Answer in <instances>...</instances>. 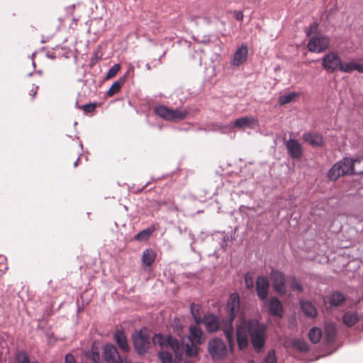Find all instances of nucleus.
<instances>
[{
  "instance_id": "obj_1",
  "label": "nucleus",
  "mask_w": 363,
  "mask_h": 363,
  "mask_svg": "<svg viewBox=\"0 0 363 363\" xmlns=\"http://www.w3.org/2000/svg\"><path fill=\"white\" fill-rule=\"evenodd\" d=\"M226 309L229 315V323L223 326V330L229 344L231 345L234 341L233 321L236 317H239L241 322H242L243 320L242 315L240 312V296L238 294L234 293L230 294Z\"/></svg>"
},
{
  "instance_id": "obj_2",
  "label": "nucleus",
  "mask_w": 363,
  "mask_h": 363,
  "mask_svg": "<svg viewBox=\"0 0 363 363\" xmlns=\"http://www.w3.org/2000/svg\"><path fill=\"white\" fill-rule=\"evenodd\" d=\"M198 325L190 326V334L188 337L189 342L184 343V340L182 339V345H180L182 350H184L186 354L189 357H194L197 354L198 347L195 344H202L205 340L204 334Z\"/></svg>"
},
{
  "instance_id": "obj_3",
  "label": "nucleus",
  "mask_w": 363,
  "mask_h": 363,
  "mask_svg": "<svg viewBox=\"0 0 363 363\" xmlns=\"http://www.w3.org/2000/svg\"><path fill=\"white\" fill-rule=\"evenodd\" d=\"M247 330L251 342L257 351H260L265 343V328L258 321L252 320L247 323Z\"/></svg>"
},
{
  "instance_id": "obj_4",
  "label": "nucleus",
  "mask_w": 363,
  "mask_h": 363,
  "mask_svg": "<svg viewBox=\"0 0 363 363\" xmlns=\"http://www.w3.org/2000/svg\"><path fill=\"white\" fill-rule=\"evenodd\" d=\"M133 340L135 350L140 355L147 353L152 345L151 334L145 328L133 335Z\"/></svg>"
},
{
  "instance_id": "obj_5",
  "label": "nucleus",
  "mask_w": 363,
  "mask_h": 363,
  "mask_svg": "<svg viewBox=\"0 0 363 363\" xmlns=\"http://www.w3.org/2000/svg\"><path fill=\"white\" fill-rule=\"evenodd\" d=\"M155 113L166 121H180L184 119L188 111L184 109H172L160 105L155 108Z\"/></svg>"
},
{
  "instance_id": "obj_6",
  "label": "nucleus",
  "mask_w": 363,
  "mask_h": 363,
  "mask_svg": "<svg viewBox=\"0 0 363 363\" xmlns=\"http://www.w3.org/2000/svg\"><path fill=\"white\" fill-rule=\"evenodd\" d=\"M151 341L153 345H158L162 348L169 347L174 352L176 357L181 358L182 352L180 350V344L177 339L173 338L171 336L164 337L158 334L155 335L153 337L151 336Z\"/></svg>"
},
{
  "instance_id": "obj_7",
  "label": "nucleus",
  "mask_w": 363,
  "mask_h": 363,
  "mask_svg": "<svg viewBox=\"0 0 363 363\" xmlns=\"http://www.w3.org/2000/svg\"><path fill=\"white\" fill-rule=\"evenodd\" d=\"M342 58L337 51H330L321 58L323 68L328 73L340 70Z\"/></svg>"
},
{
  "instance_id": "obj_8",
  "label": "nucleus",
  "mask_w": 363,
  "mask_h": 363,
  "mask_svg": "<svg viewBox=\"0 0 363 363\" xmlns=\"http://www.w3.org/2000/svg\"><path fill=\"white\" fill-rule=\"evenodd\" d=\"M330 44V39L326 35H316L311 37L307 44L310 52L320 53L325 52Z\"/></svg>"
},
{
  "instance_id": "obj_9",
  "label": "nucleus",
  "mask_w": 363,
  "mask_h": 363,
  "mask_svg": "<svg viewBox=\"0 0 363 363\" xmlns=\"http://www.w3.org/2000/svg\"><path fill=\"white\" fill-rule=\"evenodd\" d=\"M209 354L214 359H220L227 354V348L220 339H213L208 342Z\"/></svg>"
},
{
  "instance_id": "obj_10",
  "label": "nucleus",
  "mask_w": 363,
  "mask_h": 363,
  "mask_svg": "<svg viewBox=\"0 0 363 363\" xmlns=\"http://www.w3.org/2000/svg\"><path fill=\"white\" fill-rule=\"evenodd\" d=\"M102 356L106 363H123L126 358L120 356L116 347L113 345L104 346Z\"/></svg>"
},
{
  "instance_id": "obj_11",
  "label": "nucleus",
  "mask_w": 363,
  "mask_h": 363,
  "mask_svg": "<svg viewBox=\"0 0 363 363\" xmlns=\"http://www.w3.org/2000/svg\"><path fill=\"white\" fill-rule=\"evenodd\" d=\"M272 286L276 292L281 295L286 294V284L284 274L277 270H272L270 274Z\"/></svg>"
},
{
  "instance_id": "obj_12",
  "label": "nucleus",
  "mask_w": 363,
  "mask_h": 363,
  "mask_svg": "<svg viewBox=\"0 0 363 363\" xmlns=\"http://www.w3.org/2000/svg\"><path fill=\"white\" fill-rule=\"evenodd\" d=\"M285 145L289 155L296 160H299L302 157L303 150L299 142L295 139H289L285 142Z\"/></svg>"
},
{
  "instance_id": "obj_13",
  "label": "nucleus",
  "mask_w": 363,
  "mask_h": 363,
  "mask_svg": "<svg viewBox=\"0 0 363 363\" xmlns=\"http://www.w3.org/2000/svg\"><path fill=\"white\" fill-rule=\"evenodd\" d=\"M269 288V281L265 277H259L256 281V290L258 297L262 301H266Z\"/></svg>"
},
{
  "instance_id": "obj_14",
  "label": "nucleus",
  "mask_w": 363,
  "mask_h": 363,
  "mask_svg": "<svg viewBox=\"0 0 363 363\" xmlns=\"http://www.w3.org/2000/svg\"><path fill=\"white\" fill-rule=\"evenodd\" d=\"M247 56L248 48L247 45L242 44L235 50L231 63L235 67H239L247 60Z\"/></svg>"
},
{
  "instance_id": "obj_15",
  "label": "nucleus",
  "mask_w": 363,
  "mask_h": 363,
  "mask_svg": "<svg viewBox=\"0 0 363 363\" xmlns=\"http://www.w3.org/2000/svg\"><path fill=\"white\" fill-rule=\"evenodd\" d=\"M267 308L272 315L279 318L283 316V306L281 301L277 298L272 297L267 302Z\"/></svg>"
},
{
  "instance_id": "obj_16",
  "label": "nucleus",
  "mask_w": 363,
  "mask_h": 363,
  "mask_svg": "<svg viewBox=\"0 0 363 363\" xmlns=\"http://www.w3.org/2000/svg\"><path fill=\"white\" fill-rule=\"evenodd\" d=\"M201 323L205 325L206 330L210 333L216 332L220 328L218 318L212 314L205 315Z\"/></svg>"
},
{
  "instance_id": "obj_17",
  "label": "nucleus",
  "mask_w": 363,
  "mask_h": 363,
  "mask_svg": "<svg viewBox=\"0 0 363 363\" xmlns=\"http://www.w3.org/2000/svg\"><path fill=\"white\" fill-rule=\"evenodd\" d=\"M302 138L306 143L312 146H323L324 144L323 136L317 133H305Z\"/></svg>"
},
{
  "instance_id": "obj_18",
  "label": "nucleus",
  "mask_w": 363,
  "mask_h": 363,
  "mask_svg": "<svg viewBox=\"0 0 363 363\" xmlns=\"http://www.w3.org/2000/svg\"><path fill=\"white\" fill-rule=\"evenodd\" d=\"M359 159H350L348 157L343 158L341 161L338 162L340 164V170L343 172V176L349 174L352 175L354 174V165L356 162H359Z\"/></svg>"
},
{
  "instance_id": "obj_19",
  "label": "nucleus",
  "mask_w": 363,
  "mask_h": 363,
  "mask_svg": "<svg viewBox=\"0 0 363 363\" xmlns=\"http://www.w3.org/2000/svg\"><path fill=\"white\" fill-rule=\"evenodd\" d=\"M247 333V328H246L245 325H240L237 327V342L240 349L246 347L248 344Z\"/></svg>"
},
{
  "instance_id": "obj_20",
  "label": "nucleus",
  "mask_w": 363,
  "mask_h": 363,
  "mask_svg": "<svg viewBox=\"0 0 363 363\" xmlns=\"http://www.w3.org/2000/svg\"><path fill=\"white\" fill-rule=\"evenodd\" d=\"M114 339L122 352H128L130 351V348L128 343L127 337L123 330H116L114 334Z\"/></svg>"
},
{
  "instance_id": "obj_21",
  "label": "nucleus",
  "mask_w": 363,
  "mask_h": 363,
  "mask_svg": "<svg viewBox=\"0 0 363 363\" xmlns=\"http://www.w3.org/2000/svg\"><path fill=\"white\" fill-rule=\"evenodd\" d=\"M257 124L258 121L257 118L245 116L236 119L234 125L238 128H243L245 127L254 128Z\"/></svg>"
},
{
  "instance_id": "obj_22",
  "label": "nucleus",
  "mask_w": 363,
  "mask_h": 363,
  "mask_svg": "<svg viewBox=\"0 0 363 363\" xmlns=\"http://www.w3.org/2000/svg\"><path fill=\"white\" fill-rule=\"evenodd\" d=\"M354 70L363 73V66L354 61H350L345 63L342 62L339 71L345 73H350Z\"/></svg>"
},
{
  "instance_id": "obj_23",
  "label": "nucleus",
  "mask_w": 363,
  "mask_h": 363,
  "mask_svg": "<svg viewBox=\"0 0 363 363\" xmlns=\"http://www.w3.org/2000/svg\"><path fill=\"white\" fill-rule=\"evenodd\" d=\"M301 307L303 313L309 318H315L317 315V309L309 301H301Z\"/></svg>"
},
{
  "instance_id": "obj_24",
  "label": "nucleus",
  "mask_w": 363,
  "mask_h": 363,
  "mask_svg": "<svg viewBox=\"0 0 363 363\" xmlns=\"http://www.w3.org/2000/svg\"><path fill=\"white\" fill-rule=\"evenodd\" d=\"M156 256L157 254L153 250L146 249L143 251L142 255V262L143 264L147 267L151 266L154 263Z\"/></svg>"
},
{
  "instance_id": "obj_25",
  "label": "nucleus",
  "mask_w": 363,
  "mask_h": 363,
  "mask_svg": "<svg viewBox=\"0 0 363 363\" xmlns=\"http://www.w3.org/2000/svg\"><path fill=\"white\" fill-rule=\"evenodd\" d=\"M337 331L333 324H328L325 327V338L328 343L333 344L336 339Z\"/></svg>"
},
{
  "instance_id": "obj_26",
  "label": "nucleus",
  "mask_w": 363,
  "mask_h": 363,
  "mask_svg": "<svg viewBox=\"0 0 363 363\" xmlns=\"http://www.w3.org/2000/svg\"><path fill=\"white\" fill-rule=\"evenodd\" d=\"M343 172L340 170V164L337 162L328 171V177L330 180L336 181L340 177H343Z\"/></svg>"
},
{
  "instance_id": "obj_27",
  "label": "nucleus",
  "mask_w": 363,
  "mask_h": 363,
  "mask_svg": "<svg viewBox=\"0 0 363 363\" xmlns=\"http://www.w3.org/2000/svg\"><path fill=\"white\" fill-rule=\"evenodd\" d=\"M345 296L339 292L335 291L333 293L329 298V303L331 306H340L345 301Z\"/></svg>"
},
{
  "instance_id": "obj_28",
  "label": "nucleus",
  "mask_w": 363,
  "mask_h": 363,
  "mask_svg": "<svg viewBox=\"0 0 363 363\" xmlns=\"http://www.w3.org/2000/svg\"><path fill=\"white\" fill-rule=\"evenodd\" d=\"M126 80V77L123 76L118 79L117 81L113 83L111 86L109 88V89L107 91V95L108 96H113L116 94H117L121 89L122 86L125 83Z\"/></svg>"
},
{
  "instance_id": "obj_29",
  "label": "nucleus",
  "mask_w": 363,
  "mask_h": 363,
  "mask_svg": "<svg viewBox=\"0 0 363 363\" xmlns=\"http://www.w3.org/2000/svg\"><path fill=\"white\" fill-rule=\"evenodd\" d=\"M358 320L359 318L357 317V315L350 311L346 312L342 317L344 324L348 327L354 325Z\"/></svg>"
},
{
  "instance_id": "obj_30",
  "label": "nucleus",
  "mask_w": 363,
  "mask_h": 363,
  "mask_svg": "<svg viewBox=\"0 0 363 363\" xmlns=\"http://www.w3.org/2000/svg\"><path fill=\"white\" fill-rule=\"evenodd\" d=\"M322 331L320 328L313 327L308 332L309 340L313 343H317L320 340Z\"/></svg>"
},
{
  "instance_id": "obj_31",
  "label": "nucleus",
  "mask_w": 363,
  "mask_h": 363,
  "mask_svg": "<svg viewBox=\"0 0 363 363\" xmlns=\"http://www.w3.org/2000/svg\"><path fill=\"white\" fill-rule=\"evenodd\" d=\"M297 96L298 94L296 92H291L287 94L280 96L279 97V103L281 105H284L291 103V101H294Z\"/></svg>"
},
{
  "instance_id": "obj_32",
  "label": "nucleus",
  "mask_w": 363,
  "mask_h": 363,
  "mask_svg": "<svg viewBox=\"0 0 363 363\" xmlns=\"http://www.w3.org/2000/svg\"><path fill=\"white\" fill-rule=\"evenodd\" d=\"M152 230H151L149 228L143 230L135 235L134 240H138V241L147 240L152 235Z\"/></svg>"
},
{
  "instance_id": "obj_33",
  "label": "nucleus",
  "mask_w": 363,
  "mask_h": 363,
  "mask_svg": "<svg viewBox=\"0 0 363 363\" xmlns=\"http://www.w3.org/2000/svg\"><path fill=\"white\" fill-rule=\"evenodd\" d=\"M191 312L196 324L201 323V318L199 313V307L195 303L191 305Z\"/></svg>"
},
{
  "instance_id": "obj_34",
  "label": "nucleus",
  "mask_w": 363,
  "mask_h": 363,
  "mask_svg": "<svg viewBox=\"0 0 363 363\" xmlns=\"http://www.w3.org/2000/svg\"><path fill=\"white\" fill-rule=\"evenodd\" d=\"M293 346L299 351L306 352L308 350V344L302 340H295L293 342Z\"/></svg>"
},
{
  "instance_id": "obj_35",
  "label": "nucleus",
  "mask_w": 363,
  "mask_h": 363,
  "mask_svg": "<svg viewBox=\"0 0 363 363\" xmlns=\"http://www.w3.org/2000/svg\"><path fill=\"white\" fill-rule=\"evenodd\" d=\"M290 286L294 291H302L303 287L295 277H290L289 279Z\"/></svg>"
},
{
  "instance_id": "obj_36",
  "label": "nucleus",
  "mask_w": 363,
  "mask_h": 363,
  "mask_svg": "<svg viewBox=\"0 0 363 363\" xmlns=\"http://www.w3.org/2000/svg\"><path fill=\"white\" fill-rule=\"evenodd\" d=\"M159 358L162 363H172V355L167 351L159 352Z\"/></svg>"
},
{
  "instance_id": "obj_37",
  "label": "nucleus",
  "mask_w": 363,
  "mask_h": 363,
  "mask_svg": "<svg viewBox=\"0 0 363 363\" xmlns=\"http://www.w3.org/2000/svg\"><path fill=\"white\" fill-rule=\"evenodd\" d=\"M120 69L121 66L119 64L114 65L107 72L106 79H111L115 77L120 70Z\"/></svg>"
},
{
  "instance_id": "obj_38",
  "label": "nucleus",
  "mask_w": 363,
  "mask_h": 363,
  "mask_svg": "<svg viewBox=\"0 0 363 363\" xmlns=\"http://www.w3.org/2000/svg\"><path fill=\"white\" fill-rule=\"evenodd\" d=\"M263 363H277V358L274 350L269 351L267 357L264 358Z\"/></svg>"
},
{
  "instance_id": "obj_39",
  "label": "nucleus",
  "mask_w": 363,
  "mask_h": 363,
  "mask_svg": "<svg viewBox=\"0 0 363 363\" xmlns=\"http://www.w3.org/2000/svg\"><path fill=\"white\" fill-rule=\"evenodd\" d=\"M17 360L18 363H38V362H31L28 356L25 352L19 353L17 357Z\"/></svg>"
},
{
  "instance_id": "obj_40",
  "label": "nucleus",
  "mask_w": 363,
  "mask_h": 363,
  "mask_svg": "<svg viewBox=\"0 0 363 363\" xmlns=\"http://www.w3.org/2000/svg\"><path fill=\"white\" fill-rule=\"evenodd\" d=\"M79 108H82L86 113H91L96 109V105L94 103H90L83 105Z\"/></svg>"
},
{
  "instance_id": "obj_41",
  "label": "nucleus",
  "mask_w": 363,
  "mask_h": 363,
  "mask_svg": "<svg viewBox=\"0 0 363 363\" xmlns=\"http://www.w3.org/2000/svg\"><path fill=\"white\" fill-rule=\"evenodd\" d=\"M91 359L94 363H103V361H104L103 357L101 358L99 353L94 351V348L91 350Z\"/></svg>"
},
{
  "instance_id": "obj_42",
  "label": "nucleus",
  "mask_w": 363,
  "mask_h": 363,
  "mask_svg": "<svg viewBox=\"0 0 363 363\" xmlns=\"http://www.w3.org/2000/svg\"><path fill=\"white\" fill-rule=\"evenodd\" d=\"M38 86H35V84H32V86H31V89H30V100H33L35 97V96L38 93Z\"/></svg>"
},
{
  "instance_id": "obj_43",
  "label": "nucleus",
  "mask_w": 363,
  "mask_h": 363,
  "mask_svg": "<svg viewBox=\"0 0 363 363\" xmlns=\"http://www.w3.org/2000/svg\"><path fill=\"white\" fill-rule=\"evenodd\" d=\"M233 13H234L235 18V19L237 21H242L243 20L244 15H243L242 11H234Z\"/></svg>"
},
{
  "instance_id": "obj_44",
  "label": "nucleus",
  "mask_w": 363,
  "mask_h": 363,
  "mask_svg": "<svg viewBox=\"0 0 363 363\" xmlns=\"http://www.w3.org/2000/svg\"><path fill=\"white\" fill-rule=\"evenodd\" d=\"M246 286L249 289L253 286V280L251 277H249L247 274L245 275V278Z\"/></svg>"
},
{
  "instance_id": "obj_45",
  "label": "nucleus",
  "mask_w": 363,
  "mask_h": 363,
  "mask_svg": "<svg viewBox=\"0 0 363 363\" xmlns=\"http://www.w3.org/2000/svg\"><path fill=\"white\" fill-rule=\"evenodd\" d=\"M65 363H77L73 354H67L65 356Z\"/></svg>"
},
{
  "instance_id": "obj_46",
  "label": "nucleus",
  "mask_w": 363,
  "mask_h": 363,
  "mask_svg": "<svg viewBox=\"0 0 363 363\" xmlns=\"http://www.w3.org/2000/svg\"><path fill=\"white\" fill-rule=\"evenodd\" d=\"M317 28H318V23H313L311 25L309 31L308 32V35H310L312 33L315 32L317 30Z\"/></svg>"
},
{
  "instance_id": "obj_47",
  "label": "nucleus",
  "mask_w": 363,
  "mask_h": 363,
  "mask_svg": "<svg viewBox=\"0 0 363 363\" xmlns=\"http://www.w3.org/2000/svg\"><path fill=\"white\" fill-rule=\"evenodd\" d=\"M78 161H79V159L74 162V167L77 166Z\"/></svg>"
},
{
  "instance_id": "obj_48",
  "label": "nucleus",
  "mask_w": 363,
  "mask_h": 363,
  "mask_svg": "<svg viewBox=\"0 0 363 363\" xmlns=\"http://www.w3.org/2000/svg\"><path fill=\"white\" fill-rule=\"evenodd\" d=\"M247 363H254L253 361H249Z\"/></svg>"
}]
</instances>
